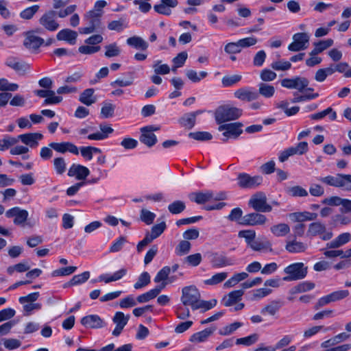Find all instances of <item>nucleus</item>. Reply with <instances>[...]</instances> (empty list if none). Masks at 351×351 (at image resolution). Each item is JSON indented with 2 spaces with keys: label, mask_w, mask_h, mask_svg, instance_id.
<instances>
[{
  "label": "nucleus",
  "mask_w": 351,
  "mask_h": 351,
  "mask_svg": "<svg viewBox=\"0 0 351 351\" xmlns=\"http://www.w3.org/2000/svg\"><path fill=\"white\" fill-rule=\"evenodd\" d=\"M241 115V109L229 105L220 106L215 112V119L218 124L236 120Z\"/></svg>",
  "instance_id": "nucleus-1"
},
{
  "label": "nucleus",
  "mask_w": 351,
  "mask_h": 351,
  "mask_svg": "<svg viewBox=\"0 0 351 351\" xmlns=\"http://www.w3.org/2000/svg\"><path fill=\"white\" fill-rule=\"evenodd\" d=\"M284 272L287 274L282 278L284 281H295L302 280L306 276L308 267L304 266L303 263H295L286 267L284 269Z\"/></svg>",
  "instance_id": "nucleus-2"
},
{
  "label": "nucleus",
  "mask_w": 351,
  "mask_h": 351,
  "mask_svg": "<svg viewBox=\"0 0 351 351\" xmlns=\"http://www.w3.org/2000/svg\"><path fill=\"white\" fill-rule=\"evenodd\" d=\"M319 180L329 186L351 190V186L348 184V183H351L350 174L338 173L336 176H328Z\"/></svg>",
  "instance_id": "nucleus-3"
},
{
  "label": "nucleus",
  "mask_w": 351,
  "mask_h": 351,
  "mask_svg": "<svg viewBox=\"0 0 351 351\" xmlns=\"http://www.w3.org/2000/svg\"><path fill=\"white\" fill-rule=\"evenodd\" d=\"M199 298H201V295L195 286L191 285L182 289L180 300L184 306H190L193 310Z\"/></svg>",
  "instance_id": "nucleus-4"
},
{
  "label": "nucleus",
  "mask_w": 351,
  "mask_h": 351,
  "mask_svg": "<svg viewBox=\"0 0 351 351\" xmlns=\"http://www.w3.org/2000/svg\"><path fill=\"white\" fill-rule=\"evenodd\" d=\"M267 197L264 193L258 192L251 197L248 202V205L256 212H271L272 207L267 204Z\"/></svg>",
  "instance_id": "nucleus-5"
},
{
  "label": "nucleus",
  "mask_w": 351,
  "mask_h": 351,
  "mask_svg": "<svg viewBox=\"0 0 351 351\" xmlns=\"http://www.w3.org/2000/svg\"><path fill=\"white\" fill-rule=\"evenodd\" d=\"M243 123L241 122H234L231 123L223 124L219 126V131H224L223 136L225 138L223 141H226L228 138H237L243 133Z\"/></svg>",
  "instance_id": "nucleus-6"
},
{
  "label": "nucleus",
  "mask_w": 351,
  "mask_h": 351,
  "mask_svg": "<svg viewBox=\"0 0 351 351\" xmlns=\"http://www.w3.org/2000/svg\"><path fill=\"white\" fill-rule=\"evenodd\" d=\"M238 185L242 189H256L261 184L263 178L260 176H251L245 173H240L237 177Z\"/></svg>",
  "instance_id": "nucleus-7"
},
{
  "label": "nucleus",
  "mask_w": 351,
  "mask_h": 351,
  "mask_svg": "<svg viewBox=\"0 0 351 351\" xmlns=\"http://www.w3.org/2000/svg\"><path fill=\"white\" fill-rule=\"evenodd\" d=\"M320 238L324 241L330 240L333 234L332 232H326V226L325 224L320 221L313 222L309 224L307 230V235L309 237H315L317 235H322Z\"/></svg>",
  "instance_id": "nucleus-8"
},
{
  "label": "nucleus",
  "mask_w": 351,
  "mask_h": 351,
  "mask_svg": "<svg viewBox=\"0 0 351 351\" xmlns=\"http://www.w3.org/2000/svg\"><path fill=\"white\" fill-rule=\"evenodd\" d=\"M293 42L288 46L291 51H300L306 49L308 46L309 36L307 33H296L293 36Z\"/></svg>",
  "instance_id": "nucleus-9"
},
{
  "label": "nucleus",
  "mask_w": 351,
  "mask_h": 351,
  "mask_svg": "<svg viewBox=\"0 0 351 351\" xmlns=\"http://www.w3.org/2000/svg\"><path fill=\"white\" fill-rule=\"evenodd\" d=\"M308 84V79L303 77L285 78L281 81L282 86L289 89H297L299 92H303Z\"/></svg>",
  "instance_id": "nucleus-10"
},
{
  "label": "nucleus",
  "mask_w": 351,
  "mask_h": 351,
  "mask_svg": "<svg viewBox=\"0 0 351 351\" xmlns=\"http://www.w3.org/2000/svg\"><path fill=\"white\" fill-rule=\"evenodd\" d=\"M259 213L256 211L244 215L239 223L242 226H249L264 225L267 221V217Z\"/></svg>",
  "instance_id": "nucleus-11"
},
{
  "label": "nucleus",
  "mask_w": 351,
  "mask_h": 351,
  "mask_svg": "<svg viewBox=\"0 0 351 351\" xmlns=\"http://www.w3.org/2000/svg\"><path fill=\"white\" fill-rule=\"evenodd\" d=\"M55 12L49 11L45 12L39 19L40 25L48 32H55L59 28V23L55 19Z\"/></svg>",
  "instance_id": "nucleus-12"
},
{
  "label": "nucleus",
  "mask_w": 351,
  "mask_h": 351,
  "mask_svg": "<svg viewBox=\"0 0 351 351\" xmlns=\"http://www.w3.org/2000/svg\"><path fill=\"white\" fill-rule=\"evenodd\" d=\"M28 215V212L26 210L19 207L12 208L5 212V216L8 218H14L13 222L17 226L23 224L27 219Z\"/></svg>",
  "instance_id": "nucleus-13"
},
{
  "label": "nucleus",
  "mask_w": 351,
  "mask_h": 351,
  "mask_svg": "<svg viewBox=\"0 0 351 351\" xmlns=\"http://www.w3.org/2000/svg\"><path fill=\"white\" fill-rule=\"evenodd\" d=\"M210 263L213 267L221 268L233 265L234 261L226 256L224 253H213L211 254Z\"/></svg>",
  "instance_id": "nucleus-14"
},
{
  "label": "nucleus",
  "mask_w": 351,
  "mask_h": 351,
  "mask_svg": "<svg viewBox=\"0 0 351 351\" xmlns=\"http://www.w3.org/2000/svg\"><path fill=\"white\" fill-rule=\"evenodd\" d=\"M5 64L19 74H24L30 69V65L28 63L19 61V59L15 57L8 58Z\"/></svg>",
  "instance_id": "nucleus-15"
},
{
  "label": "nucleus",
  "mask_w": 351,
  "mask_h": 351,
  "mask_svg": "<svg viewBox=\"0 0 351 351\" xmlns=\"http://www.w3.org/2000/svg\"><path fill=\"white\" fill-rule=\"evenodd\" d=\"M130 315H125L122 312H117L112 318L113 322L116 324V327L112 331V335L118 337L122 332L124 327L128 324Z\"/></svg>",
  "instance_id": "nucleus-16"
},
{
  "label": "nucleus",
  "mask_w": 351,
  "mask_h": 351,
  "mask_svg": "<svg viewBox=\"0 0 351 351\" xmlns=\"http://www.w3.org/2000/svg\"><path fill=\"white\" fill-rule=\"evenodd\" d=\"M178 4V0H160L158 4L154 6V10L160 14L168 16L171 14V8L176 7Z\"/></svg>",
  "instance_id": "nucleus-17"
},
{
  "label": "nucleus",
  "mask_w": 351,
  "mask_h": 351,
  "mask_svg": "<svg viewBox=\"0 0 351 351\" xmlns=\"http://www.w3.org/2000/svg\"><path fill=\"white\" fill-rule=\"evenodd\" d=\"M44 43V39L33 35L32 32H27L23 41L24 46L28 49L36 50Z\"/></svg>",
  "instance_id": "nucleus-18"
},
{
  "label": "nucleus",
  "mask_w": 351,
  "mask_h": 351,
  "mask_svg": "<svg viewBox=\"0 0 351 351\" xmlns=\"http://www.w3.org/2000/svg\"><path fill=\"white\" fill-rule=\"evenodd\" d=\"M234 95L236 98L245 101H252L258 97V93L256 91L246 87L237 90Z\"/></svg>",
  "instance_id": "nucleus-19"
},
{
  "label": "nucleus",
  "mask_w": 351,
  "mask_h": 351,
  "mask_svg": "<svg viewBox=\"0 0 351 351\" xmlns=\"http://www.w3.org/2000/svg\"><path fill=\"white\" fill-rule=\"evenodd\" d=\"M43 138V134L40 133H27L20 134L17 136L19 141H21L23 143L32 148L37 147L38 145V141L41 140Z\"/></svg>",
  "instance_id": "nucleus-20"
},
{
  "label": "nucleus",
  "mask_w": 351,
  "mask_h": 351,
  "mask_svg": "<svg viewBox=\"0 0 351 351\" xmlns=\"http://www.w3.org/2000/svg\"><path fill=\"white\" fill-rule=\"evenodd\" d=\"M81 324L90 328H101L104 326V322L97 315H90L82 317Z\"/></svg>",
  "instance_id": "nucleus-21"
},
{
  "label": "nucleus",
  "mask_w": 351,
  "mask_h": 351,
  "mask_svg": "<svg viewBox=\"0 0 351 351\" xmlns=\"http://www.w3.org/2000/svg\"><path fill=\"white\" fill-rule=\"evenodd\" d=\"M100 132L89 134L87 138L93 141H102L108 137L114 132V130L107 124L99 125Z\"/></svg>",
  "instance_id": "nucleus-22"
},
{
  "label": "nucleus",
  "mask_w": 351,
  "mask_h": 351,
  "mask_svg": "<svg viewBox=\"0 0 351 351\" xmlns=\"http://www.w3.org/2000/svg\"><path fill=\"white\" fill-rule=\"evenodd\" d=\"M89 169L81 165L73 164L69 169L68 176L73 177L75 176L78 180H84L89 175Z\"/></svg>",
  "instance_id": "nucleus-23"
},
{
  "label": "nucleus",
  "mask_w": 351,
  "mask_h": 351,
  "mask_svg": "<svg viewBox=\"0 0 351 351\" xmlns=\"http://www.w3.org/2000/svg\"><path fill=\"white\" fill-rule=\"evenodd\" d=\"M203 112L204 110H198L193 112L185 114L179 119V123L181 125L191 129L195 124L196 116Z\"/></svg>",
  "instance_id": "nucleus-24"
},
{
  "label": "nucleus",
  "mask_w": 351,
  "mask_h": 351,
  "mask_svg": "<svg viewBox=\"0 0 351 351\" xmlns=\"http://www.w3.org/2000/svg\"><path fill=\"white\" fill-rule=\"evenodd\" d=\"M77 37V33L70 29H63L56 35L58 40H64L71 45H75Z\"/></svg>",
  "instance_id": "nucleus-25"
},
{
  "label": "nucleus",
  "mask_w": 351,
  "mask_h": 351,
  "mask_svg": "<svg viewBox=\"0 0 351 351\" xmlns=\"http://www.w3.org/2000/svg\"><path fill=\"white\" fill-rule=\"evenodd\" d=\"M244 291L243 289L232 291L226 295L222 301L224 306H230L241 300Z\"/></svg>",
  "instance_id": "nucleus-26"
},
{
  "label": "nucleus",
  "mask_w": 351,
  "mask_h": 351,
  "mask_svg": "<svg viewBox=\"0 0 351 351\" xmlns=\"http://www.w3.org/2000/svg\"><path fill=\"white\" fill-rule=\"evenodd\" d=\"M94 93L95 90L92 88L85 89L80 94L79 101L86 106H91L97 101V97Z\"/></svg>",
  "instance_id": "nucleus-27"
},
{
  "label": "nucleus",
  "mask_w": 351,
  "mask_h": 351,
  "mask_svg": "<svg viewBox=\"0 0 351 351\" xmlns=\"http://www.w3.org/2000/svg\"><path fill=\"white\" fill-rule=\"evenodd\" d=\"M334 41L331 38L327 40H320L314 43L313 49L309 53L311 56H315L322 53L324 50L332 46Z\"/></svg>",
  "instance_id": "nucleus-28"
},
{
  "label": "nucleus",
  "mask_w": 351,
  "mask_h": 351,
  "mask_svg": "<svg viewBox=\"0 0 351 351\" xmlns=\"http://www.w3.org/2000/svg\"><path fill=\"white\" fill-rule=\"evenodd\" d=\"M282 305L283 302L282 301L273 300L263 308L261 313L263 315L268 314L269 315L274 316L278 313Z\"/></svg>",
  "instance_id": "nucleus-29"
},
{
  "label": "nucleus",
  "mask_w": 351,
  "mask_h": 351,
  "mask_svg": "<svg viewBox=\"0 0 351 351\" xmlns=\"http://www.w3.org/2000/svg\"><path fill=\"white\" fill-rule=\"evenodd\" d=\"M285 249L290 253H300L307 249V245L293 239L286 242Z\"/></svg>",
  "instance_id": "nucleus-30"
},
{
  "label": "nucleus",
  "mask_w": 351,
  "mask_h": 351,
  "mask_svg": "<svg viewBox=\"0 0 351 351\" xmlns=\"http://www.w3.org/2000/svg\"><path fill=\"white\" fill-rule=\"evenodd\" d=\"M126 43L128 45L143 51L148 48V43L140 36H134L127 39Z\"/></svg>",
  "instance_id": "nucleus-31"
},
{
  "label": "nucleus",
  "mask_w": 351,
  "mask_h": 351,
  "mask_svg": "<svg viewBox=\"0 0 351 351\" xmlns=\"http://www.w3.org/2000/svg\"><path fill=\"white\" fill-rule=\"evenodd\" d=\"M215 328H208L200 332L194 333L190 338L191 342L200 343L206 341L208 337H210L213 332Z\"/></svg>",
  "instance_id": "nucleus-32"
},
{
  "label": "nucleus",
  "mask_w": 351,
  "mask_h": 351,
  "mask_svg": "<svg viewBox=\"0 0 351 351\" xmlns=\"http://www.w3.org/2000/svg\"><path fill=\"white\" fill-rule=\"evenodd\" d=\"M141 134L140 136V141L147 147H151L154 146L157 142L156 136L152 132H145V130H141Z\"/></svg>",
  "instance_id": "nucleus-33"
},
{
  "label": "nucleus",
  "mask_w": 351,
  "mask_h": 351,
  "mask_svg": "<svg viewBox=\"0 0 351 351\" xmlns=\"http://www.w3.org/2000/svg\"><path fill=\"white\" fill-rule=\"evenodd\" d=\"M271 233L276 237H285L290 232V228L287 223H281L274 225L270 228Z\"/></svg>",
  "instance_id": "nucleus-34"
},
{
  "label": "nucleus",
  "mask_w": 351,
  "mask_h": 351,
  "mask_svg": "<svg viewBox=\"0 0 351 351\" xmlns=\"http://www.w3.org/2000/svg\"><path fill=\"white\" fill-rule=\"evenodd\" d=\"M328 114H329V118L332 121H334L337 119V113L331 107H329L322 112L312 114L309 116V117L312 120H319L323 119Z\"/></svg>",
  "instance_id": "nucleus-35"
},
{
  "label": "nucleus",
  "mask_w": 351,
  "mask_h": 351,
  "mask_svg": "<svg viewBox=\"0 0 351 351\" xmlns=\"http://www.w3.org/2000/svg\"><path fill=\"white\" fill-rule=\"evenodd\" d=\"M101 13H97L95 11L90 10L85 15V19L88 21L89 25H93V27L99 28L101 25Z\"/></svg>",
  "instance_id": "nucleus-36"
},
{
  "label": "nucleus",
  "mask_w": 351,
  "mask_h": 351,
  "mask_svg": "<svg viewBox=\"0 0 351 351\" xmlns=\"http://www.w3.org/2000/svg\"><path fill=\"white\" fill-rule=\"evenodd\" d=\"M89 277H90L89 271H84L81 274L75 275L70 280V281L68 282L64 285V287L82 284V283L85 282L89 278Z\"/></svg>",
  "instance_id": "nucleus-37"
},
{
  "label": "nucleus",
  "mask_w": 351,
  "mask_h": 351,
  "mask_svg": "<svg viewBox=\"0 0 351 351\" xmlns=\"http://www.w3.org/2000/svg\"><path fill=\"white\" fill-rule=\"evenodd\" d=\"M291 216L294 217L295 221H304L315 220L317 217V214L315 213L305 211L300 213H293L291 214Z\"/></svg>",
  "instance_id": "nucleus-38"
},
{
  "label": "nucleus",
  "mask_w": 351,
  "mask_h": 351,
  "mask_svg": "<svg viewBox=\"0 0 351 351\" xmlns=\"http://www.w3.org/2000/svg\"><path fill=\"white\" fill-rule=\"evenodd\" d=\"M351 223V217L346 215V213H340L334 215L332 217L331 224L337 226L339 224L346 226Z\"/></svg>",
  "instance_id": "nucleus-39"
},
{
  "label": "nucleus",
  "mask_w": 351,
  "mask_h": 351,
  "mask_svg": "<svg viewBox=\"0 0 351 351\" xmlns=\"http://www.w3.org/2000/svg\"><path fill=\"white\" fill-rule=\"evenodd\" d=\"M53 165L56 173L58 175H62L66 170V163L63 157L55 158Z\"/></svg>",
  "instance_id": "nucleus-40"
},
{
  "label": "nucleus",
  "mask_w": 351,
  "mask_h": 351,
  "mask_svg": "<svg viewBox=\"0 0 351 351\" xmlns=\"http://www.w3.org/2000/svg\"><path fill=\"white\" fill-rule=\"evenodd\" d=\"M249 247L254 251L271 250V244L269 241H262L254 239Z\"/></svg>",
  "instance_id": "nucleus-41"
},
{
  "label": "nucleus",
  "mask_w": 351,
  "mask_h": 351,
  "mask_svg": "<svg viewBox=\"0 0 351 351\" xmlns=\"http://www.w3.org/2000/svg\"><path fill=\"white\" fill-rule=\"evenodd\" d=\"M151 282V277L148 272H143L138 278V280L134 285L135 289H142L148 285Z\"/></svg>",
  "instance_id": "nucleus-42"
},
{
  "label": "nucleus",
  "mask_w": 351,
  "mask_h": 351,
  "mask_svg": "<svg viewBox=\"0 0 351 351\" xmlns=\"http://www.w3.org/2000/svg\"><path fill=\"white\" fill-rule=\"evenodd\" d=\"M275 93V88L273 86L260 83L258 85V95H261L266 98L271 97Z\"/></svg>",
  "instance_id": "nucleus-43"
},
{
  "label": "nucleus",
  "mask_w": 351,
  "mask_h": 351,
  "mask_svg": "<svg viewBox=\"0 0 351 351\" xmlns=\"http://www.w3.org/2000/svg\"><path fill=\"white\" fill-rule=\"evenodd\" d=\"M217 304V300L213 299L210 301H205V300H201L200 298L198 300V302L197 304L194 306L195 310L197 309H202V311L206 312V311H208L211 308H213L214 306H215Z\"/></svg>",
  "instance_id": "nucleus-44"
},
{
  "label": "nucleus",
  "mask_w": 351,
  "mask_h": 351,
  "mask_svg": "<svg viewBox=\"0 0 351 351\" xmlns=\"http://www.w3.org/2000/svg\"><path fill=\"white\" fill-rule=\"evenodd\" d=\"M315 287V284L311 282H302L298 285L295 286L293 288L291 289V293L292 294L297 293H302L306 292L307 291H310L313 289Z\"/></svg>",
  "instance_id": "nucleus-45"
},
{
  "label": "nucleus",
  "mask_w": 351,
  "mask_h": 351,
  "mask_svg": "<svg viewBox=\"0 0 351 351\" xmlns=\"http://www.w3.org/2000/svg\"><path fill=\"white\" fill-rule=\"evenodd\" d=\"M19 138L5 135L3 139L0 140V151H5L10 147L16 145Z\"/></svg>",
  "instance_id": "nucleus-46"
},
{
  "label": "nucleus",
  "mask_w": 351,
  "mask_h": 351,
  "mask_svg": "<svg viewBox=\"0 0 351 351\" xmlns=\"http://www.w3.org/2000/svg\"><path fill=\"white\" fill-rule=\"evenodd\" d=\"M186 208L184 202L176 200L168 206L169 211L173 215H178L183 212Z\"/></svg>",
  "instance_id": "nucleus-47"
},
{
  "label": "nucleus",
  "mask_w": 351,
  "mask_h": 351,
  "mask_svg": "<svg viewBox=\"0 0 351 351\" xmlns=\"http://www.w3.org/2000/svg\"><path fill=\"white\" fill-rule=\"evenodd\" d=\"M40 6L38 5H34L26 9L23 10L20 13V17L23 19L29 20L33 18V16L38 12L39 10Z\"/></svg>",
  "instance_id": "nucleus-48"
},
{
  "label": "nucleus",
  "mask_w": 351,
  "mask_h": 351,
  "mask_svg": "<svg viewBox=\"0 0 351 351\" xmlns=\"http://www.w3.org/2000/svg\"><path fill=\"white\" fill-rule=\"evenodd\" d=\"M228 277L226 272H220L213 275L210 278L204 280V284L207 285H215L223 280Z\"/></svg>",
  "instance_id": "nucleus-49"
},
{
  "label": "nucleus",
  "mask_w": 351,
  "mask_h": 351,
  "mask_svg": "<svg viewBox=\"0 0 351 351\" xmlns=\"http://www.w3.org/2000/svg\"><path fill=\"white\" fill-rule=\"evenodd\" d=\"M153 68L155 74L156 75H166L168 74L171 69L167 64H161V60H156L154 62Z\"/></svg>",
  "instance_id": "nucleus-50"
},
{
  "label": "nucleus",
  "mask_w": 351,
  "mask_h": 351,
  "mask_svg": "<svg viewBox=\"0 0 351 351\" xmlns=\"http://www.w3.org/2000/svg\"><path fill=\"white\" fill-rule=\"evenodd\" d=\"M126 27L125 19L123 18L119 20L112 21L108 24V28L112 31L121 32Z\"/></svg>",
  "instance_id": "nucleus-51"
},
{
  "label": "nucleus",
  "mask_w": 351,
  "mask_h": 351,
  "mask_svg": "<svg viewBox=\"0 0 351 351\" xmlns=\"http://www.w3.org/2000/svg\"><path fill=\"white\" fill-rule=\"evenodd\" d=\"M191 245L186 240L181 241L176 247V253L178 256H183L188 254L191 250Z\"/></svg>",
  "instance_id": "nucleus-52"
},
{
  "label": "nucleus",
  "mask_w": 351,
  "mask_h": 351,
  "mask_svg": "<svg viewBox=\"0 0 351 351\" xmlns=\"http://www.w3.org/2000/svg\"><path fill=\"white\" fill-rule=\"evenodd\" d=\"M105 48V56L107 58L117 57L121 53V49L115 43L106 45Z\"/></svg>",
  "instance_id": "nucleus-53"
},
{
  "label": "nucleus",
  "mask_w": 351,
  "mask_h": 351,
  "mask_svg": "<svg viewBox=\"0 0 351 351\" xmlns=\"http://www.w3.org/2000/svg\"><path fill=\"white\" fill-rule=\"evenodd\" d=\"M195 195L194 201L198 204H204L213 198V193L210 191L206 193H197Z\"/></svg>",
  "instance_id": "nucleus-54"
},
{
  "label": "nucleus",
  "mask_w": 351,
  "mask_h": 351,
  "mask_svg": "<svg viewBox=\"0 0 351 351\" xmlns=\"http://www.w3.org/2000/svg\"><path fill=\"white\" fill-rule=\"evenodd\" d=\"M171 272V269L168 266L162 267L156 275L154 280L156 283L160 282H167L168 276Z\"/></svg>",
  "instance_id": "nucleus-55"
},
{
  "label": "nucleus",
  "mask_w": 351,
  "mask_h": 351,
  "mask_svg": "<svg viewBox=\"0 0 351 351\" xmlns=\"http://www.w3.org/2000/svg\"><path fill=\"white\" fill-rule=\"evenodd\" d=\"M189 136L199 141H210L213 138L212 134L208 132H190Z\"/></svg>",
  "instance_id": "nucleus-56"
},
{
  "label": "nucleus",
  "mask_w": 351,
  "mask_h": 351,
  "mask_svg": "<svg viewBox=\"0 0 351 351\" xmlns=\"http://www.w3.org/2000/svg\"><path fill=\"white\" fill-rule=\"evenodd\" d=\"M241 80V75H226L222 78L221 83L223 87L232 86Z\"/></svg>",
  "instance_id": "nucleus-57"
},
{
  "label": "nucleus",
  "mask_w": 351,
  "mask_h": 351,
  "mask_svg": "<svg viewBox=\"0 0 351 351\" xmlns=\"http://www.w3.org/2000/svg\"><path fill=\"white\" fill-rule=\"evenodd\" d=\"M291 154L302 155L308 151V143L306 142H300L295 147L288 148Z\"/></svg>",
  "instance_id": "nucleus-58"
},
{
  "label": "nucleus",
  "mask_w": 351,
  "mask_h": 351,
  "mask_svg": "<svg viewBox=\"0 0 351 351\" xmlns=\"http://www.w3.org/2000/svg\"><path fill=\"white\" fill-rule=\"evenodd\" d=\"M76 269H77V267L75 266L62 267L58 269H56V270L53 271V272L51 273V276L53 277L69 276V275L74 273Z\"/></svg>",
  "instance_id": "nucleus-59"
},
{
  "label": "nucleus",
  "mask_w": 351,
  "mask_h": 351,
  "mask_svg": "<svg viewBox=\"0 0 351 351\" xmlns=\"http://www.w3.org/2000/svg\"><path fill=\"white\" fill-rule=\"evenodd\" d=\"M239 237L244 238L246 243L249 246L251 243L255 239L256 232L252 230H241L238 234Z\"/></svg>",
  "instance_id": "nucleus-60"
},
{
  "label": "nucleus",
  "mask_w": 351,
  "mask_h": 351,
  "mask_svg": "<svg viewBox=\"0 0 351 351\" xmlns=\"http://www.w3.org/2000/svg\"><path fill=\"white\" fill-rule=\"evenodd\" d=\"M19 85L14 83H10L5 78H0V90L1 91H16Z\"/></svg>",
  "instance_id": "nucleus-61"
},
{
  "label": "nucleus",
  "mask_w": 351,
  "mask_h": 351,
  "mask_svg": "<svg viewBox=\"0 0 351 351\" xmlns=\"http://www.w3.org/2000/svg\"><path fill=\"white\" fill-rule=\"evenodd\" d=\"M287 193L292 197H306L308 192L300 186H295L287 189Z\"/></svg>",
  "instance_id": "nucleus-62"
},
{
  "label": "nucleus",
  "mask_w": 351,
  "mask_h": 351,
  "mask_svg": "<svg viewBox=\"0 0 351 351\" xmlns=\"http://www.w3.org/2000/svg\"><path fill=\"white\" fill-rule=\"evenodd\" d=\"M258 335L257 334H252L250 336L239 338L236 341V343L237 345H245V346H251L256 343L258 341Z\"/></svg>",
  "instance_id": "nucleus-63"
},
{
  "label": "nucleus",
  "mask_w": 351,
  "mask_h": 351,
  "mask_svg": "<svg viewBox=\"0 0 351 351\" xmlns=\"http://www.w3.org/2000/svg\"><path fill=\"white\" fill-rule=\"evenodd\" d=\"M115 106L110 103H104L101 109V115L103 118L107 119L114 115Z\"/></svg>",
  "instance_id": "nucleus-64"
}]
</instances>
